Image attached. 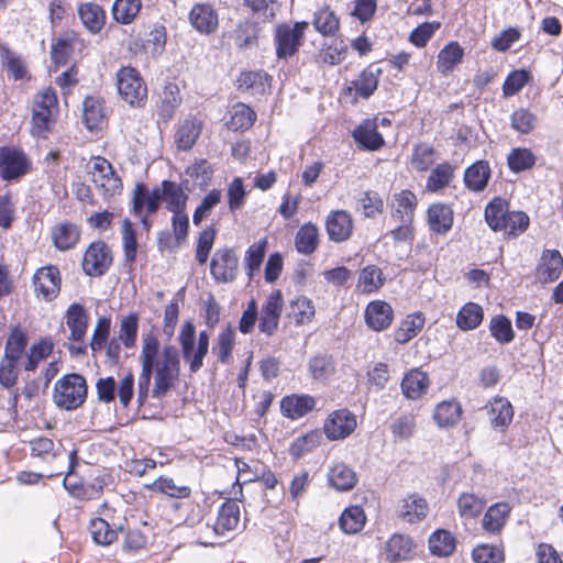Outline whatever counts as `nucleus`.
<instances>
[{
	"label": "nucleus",
	"mask_w": 563,
	"mask_h": 563,
	"mask_svg": "<svg viewBox=\"0 0 563 563\" xmlns=\"http://www.w3.org/2000/svg\"><path fill=\"white\" fill-rule=\"evenodd\" d=\"M140 360L142 371L137 382V401L142 406L148 396L152 375L154 398L164 397L176 385L180 373V358L174 345L161 347L156 335L147 333L142 339Z\"/></svg>",
	"instance_id": "1"
},
{
	"label": "nucleus",
	"mask_w": 563,
	"mask_h": 563,
	"mask_svg": "<svg viewBox=\"0 0 563 563\" xmlns=\"http://www.w3.org/2000/svg\"><path fill=\"white\" fill-rule=\"evenodd\" d=\"M27 342L26 333L19 327L13 328L7 338L0 358V385L5 389L16 385L20 371L25 372Z\"/></svg>",
	"instance_id": "2"
},
{
	"label": "nucleus",
	"mask_w": 563,
	"mask_h": 563,
	"mask_svg": "<svg viewBox=\"0 0 563 563\" xmlns=\"http://www.w3.org/2000/svg\"><path fill=\"white\" fill-rule=\"evenodd\" d=\"M88 387L86 379L79 374H67L54 385L53 401L64 410H75L86 400Z\"/></svg>",
	"instance_id": "3"
},
{
	"label": "nucleus",
	"mask_w": 563,
	"mask_h": 563,
	"mask_svg": "<svg viewBox=\"0 0 563 563\" xmlns=\"http://www.w3.org/2000/svg\"><path fill=\"white\" fill-rule=\"evenodd\" d=\"M58 102L55 91L45 88L36 93L33 102L31 133L38 137H45L54 124V115L57 112Z\"/></svg>",
	"instance_id": "4"
},
{
	"label": "nucleus",
	"mask_w": 563,
	"mask_h": 563,
	"mask_svg": "<svg viewBox=\"0 0 563 563\" xmlns=\"http://www.w3.org/2000/svg\"><path fill=\"white\" fill-rule=\"evenodd\" d=\"M195 325L187 321L178 335L181 346L183 357L189 363L191 373H197L203 365V358L209 350V334L207 331H201L198 335V343L195 347Z\"/></svg>",
	"instance_id": "5"
},
{
	"label": "nucleus",
	"mask_w": 563,
	"mask_h": 563,
	"mask_svg": "<svg viewBox=\"0 0 563 563\" xmlns=\"http://www.w3.org/2000/svg\"><path fill=\"white\" fill-rule=\"evenodd\" d=\"M87 170L91 181L104 199H110L121 194V178L114 172L111 163L104 157H92L87 164Z\"/></svg>",
	"instance_id": "6"
},
{
	"label": "nucleus",
	"mask_w": 563,
	"mask_h": 563,
	"mask_svg": "<svg viewBox=\"0 0 563 563\" xmlns=\"http://www.w3.org/2000/svg\"><path fill=\"white\" fill-rule=\"evenodd\" d=\"M117 88L122 99L131 107H142L147 99V87L133 67H122L118 71Z\"/></svg>",
	"instance_id": "7"
},
{
	"label": "nucleus",
	"mask_w": 563,
	"mask_h": 563,
	"mask_svg": "<svg viewBox=\"0 0 563 563\" xmlns=\"http://www.w3.org/2000/svg\"><path fill=\"white\" fill-rule=\"evenodd\" d=\"M96 388L98 399L103 402L114 400L115 390H118L119 401L124 408H126L134 393V376L129 372L121 378L118 386L113 377L99 378L96 384Z\"/></svg>",
	"instance_id": "8"
},
{
	"label": "nucleus",
	"mask_w": 563,
	"mask_h": 563,
	"mask_svg": "<svg viewBox=\"0 0 563 563\" xmlns=\"http://www.w3.org/2000/svg\"><path fill=\"white\" fill-rule=\"evenodd\" d=\"M308 22H297L294 26L280 24L275 31L276 53L279 58L292 56L299 48Z\"/></svg>",
	"instance_id": "9"
},
{
	"label": "nucleus",
	"mask_w": 563,
	"mask_h": 563,
	"mask_svg": "<svg viewBox=\"0 0 563 563\" xmlns=\"http://www.w3.org/2000/svg\"><path fill=\"white\" fill-rule=\"evenodd\" d=\"M239 258L231 249H219L213 253L210 273L218 283H232L238 275Z\"/></svg>",
	"instance_id": "10"
},
{
	"label": "nucleus",
	"mask_w": 563,
	"mask_h": 563,
	"mask_svg": "<svg viewBox=\"0 0 563 563\" xmlns=\"http://www.w3.org/2000/svg\"><path fill=\"white\" fill-rule=\"evenodd\" d=\"M112 256L106 243L93 242L86 250L82 258V269L89 276H101L110 267Z\"/></svg>",
	"instance_id": "11"
},
{
	"label": "nucleus",
	"mask_w": 563,
	"mask_h": 563,
	"mask_svg": "<svg viewBox=\"0 0 563 563\" xmlns=\"http://www.w3.org/2000/svg\"><path fill=\"white\" fill-rule=\"evenodd\" d=\"M29 170L30 162L21 151L11 147L0 150V176L2 179H18Z\"/></svg>",
	"instance_id": "12"
},
{
	"label": "nucleus",
	"mask_w": 563,
	"mask_h": 563,
	"mask_svg": "<svg viewBox=\"0 0 563 563\" xmlns=\"http://www.w3.org/2000/svg\"><path fill=\"white\" fill-rule=\"evenodd\" d=\"M355 428V416L346 409H340L329 415L323 431L329 440L334 441L347 438Z\"/></svg>",
	"instance_id": "13"
},
{
	"label": "nucleus",
	"mask_w": 563,
	"mask_h": 563,
	"mask_svg": "<svg viewBox=\"0 0 563 563\" xmlns=\"http://www.w3.org/2000/svg\"><path fill=\"white\" fill-rule=\"evenodd\" d=\"M33 285L37 296L51 301L60 290V275L56 266L48 265L38 268L33 276Z\"/></svg>",
	"instance_id": "14"
},
{
	"label": "nucleus",
	"mask_w": 563,
	"mask_h": 563,
	"mask_svg": "<svg viewBox=\"0 0 563 563\" xmlns=\"http://www.w3.org/2000/svg\"><path fill=\"white\" fill-rule=\"evenodd\" d=\"M283 297L279 290H275L268 295L261 310L260 330L267 335H272L279 323L283 311Z\"/></svg>",
	"instance_id": "15"
},
{
	"label": "nucleus",
	"mask_w": 563,
	"mask_h": 563,
	"mask_svg": "<svg viewBox=\"0 0 563 563\" xmlns=\"http://www.w3.org/2000/svg\"><path fill=\"white\" fill-rule=\"evenodd\" d=\"M563 269V257L558 250H544L536 268V278L542 284L556 280Z\"/></svg>",
	"instance_id": "16"
},
{
	"label": "nucleus",
	"mask_w": 563,
	"mask_h": 563,
	"mask_svg": "<svg viewBox=\"0 0 563 563\" xmlns=\"http://www.w3.org/2000/svg\"><path fill=\"white\" fill-rule=\"evenodd\" d=\"M316 405L317 400L313 396L292 394L282 399L280 411L284 417L295 420L311 412Z\"/></svg>",
	"instance_id": "17"
},
{
	"label": "nucleus",
	"mask_w": 563,
	"mask_h": 563,
	"mask_svg": "<svg viewBox=\"0 0 563 563\" xmlns=\"http://www.w3.org/2000/svg\"><path fill=\"white\" fill-rule=\"evenodd\" d=\"M77 464V451L73 450L68 454V472L66 473L63 485L65 489L76 498L92 499L96 498L95 486H88L77 478L74 474L75 466Z\"/></svg>",
	"instance_id": "18"
},
{
	"label": "nucleus",
	"mask_w": 563,
	"mask_h": 563,
	"mask_svg": "<svg viewBox=\"0 0 563 563\" xmlns=\"http://www.w3.org/2000/svg\"><path fill=\"white\" fill-rule=\"evenodd\" d=\"M162 200L161 189L152 191L144 184H137L133 192V210L136 216L153 214L157 211Z\"/></svg>",
	"instance_id": "19"
},
{
	"label": "nucleus",
	"mask_w": 563,
	"mask_h": 563,
	"mask_svg": "<svg viewBox=\"0 0 563 563\" xmlns=\"http://www.w3.org/2000/svg\"><path fill=\"white\" fill-rule=\"evenodd\" d=\"M189 21L201 34H211L219 25L218 13L210 4L194 5L189 13Z\"/></svg>",
	"instance_id": "20"
},
{
	"label": "nucleus",
	"mask_w": 563,
	"mask_h": 563,
	"mask_svg": "<svg viewBox=\"0 0 563 563\" xmlns=\"http://www.w3.org/2000/svg\"><path fill=\"white\" fill-rule=\"evenodd\" d=\"M66 325L70 331L69 340L82 343L88 328V313L84 306L71 303L66 311Z\"/></svg>",
	"instance_id": "21"
},
{
	"label": "nucleus",
	"mask_w": 563,
	"mask_h": 563,
	"mask_svg": "<svg viewBox=\"0 0 563 563\" xmlns=\"http://www.w3.org/2000/svg\"><path fill=\"white\" fill-rule=\"evenodd\" d=\"M329 238L335 242H343L350 238L353 231V221L344 210L331 212L325 221Z\"/></svg>",
	"instance_id": "22"
},
{
	"label": "nucleus",
	"mask_w": 563,
	"mask_h": 563,
	"mask_svg": "<svg viewBox=\"0 0 563 563\" xmlns=\"http://www.w3.org/2000/svg\"><path fill=\"white\" fill-rule=\"evenodd\" d=\"M490 426L495 430L504 432L511 423L514 408L505 397H495L487 406Z\"/></svg>",
	"instance_id": "23"
},
{
	"label": "nucleus",
	"mask_w": 563,
	"mask_h": 563,
	"mask_svg": "<svg viewBox=\"0 0 563 563\" xmlns=\"http://www.w3.org/2000/svg\"><path fill=\"white\" fill-rule=\"evenodd\" d=\"M511 512V506L508 503H496L492 505L483 516L482 528L490 534L499 533Z\"/></svg>",
	"instance_id": "24"
},
{
	"label": "nucleus",
	"mask_w": 563,
	"mask_h": 563,
	"mask_svg": "<svg viewBox=\"0 0 563 563\" xmlns=\"http://www.w3.org/2000/svg\"><path fill=\"white\" fill-rule=\"evenodd\" d=\"M393 309L389 303L380 300L372 301L365 310V320L368 327L375 331L388 328L393 321Z\"/></svg>",
	"instance_id": "25"
},
{
	"label": "nucleus",
	"mask_w": 563,
	"mask_h": 563,
	"mask_svg": "<svg viewBox=\"0 0 563 563\" xmlns=\"http://www.w3.org/2000/svg\"><path fill=\"white\" fill-rule=\"evenodd\" d=\"M240 522V506L235 500H228L218 510L213 530L217 534H225L236 529Z\"/></svg>",
	"instance_id": "26"
},
{
	"label": "nucleus",
	"mask_w": 563,
	"mask_h": 563,
	"mask_svg": "<svg viewBox=\"0 0 563 563\" xmlns=\"http://www.w3.org/2000/svg\"><path fill=\"white\" fill-rule=\"evenodd\" d=\"M202 131V122L196 118H188L181 121L175 132V143L178 148L190 150L197 142Z\"/></svg>",
	"instance_id": "27"
},
{
	"label": "nucleus",
	"mask_w": 563,
	"mask_h": 563,
	"mask_svg": "<svg viewBox=\"0 0 563 563\" xmlns=\"http://www.w3.org/2000/svg\"><path fill=\"white\" fill-rule=\"evenodd\" d=\"M79 19L84 26L91 33H99L106 23L103 9L93 2L80 3L77 9Z\"/></svg>",
	"instance_id": "28"
},
{
	"label": "nucleus",
	"mask_w": 563,
	"mask_h": 563,
	"mask_svg": "<svg viewBox=\"0 0 563 563\" xmlns=\"http://www.w3.org/2000/svg\"><path fill=\"white\" fill-rule=\"evenodd\" d=\"M453 211L444 203H433L428 209V223L438 234H445L453 225Z\"/></svg>",
	"instance_id": "29"
},
{
	"label": "nucleus",
	"mask_w": 563,
	"mask_h": 563,
	"mask_svg": "<svg viewBox=\"0 0 563 563\" xmlns=\"http://www.w3.org/2000/svg\"><path fill=\"white\" fill-rule=\"evenodd\" d=\"M429 387V378L424 372L420 369H411L405 375L401 382V390L408 399H419L427 393Z\"/></svg>",
	"instance_id": "30"
},
{
	"label": "nucleus",
	"mask_w": 563,
	"mask_h": 563,
	"mask_svg": "<svg viewBox=\"0 0 563 563\" xmlns=\"http://www.w3.org/2000/svg\"><path fill=\"white\" fill-rule=\"evenodd\" d=\"M51 235L57 250L67 251L76 245L80 236V231L74 223L62 222L52 229Z\"/></svg>",
	"instance_id": "31"
},
{
	"label": "nucleus",
	"mask_w": 563,
	"mask_h": 563,
	"mask_svg": "<svg viewBox=\"0 0 563 563\" xmlns=\"http://www.w3.org/2000/svg\"><path fill=\"white\" fill-rule=\"evenodd\" d=\"M355 142L363 148L376 151L384 145V139L374 122L366 120L353 131Z\"/></svg>",
	"instance_id": "32"
},
{
	"label": "nucleus",
	"mask_w": 563,
	"mask_h": 563,
	"mask_svg": "<svg viewBox=\"0 0 563 563\" xmlns=\"http://www.w3.org/2000/svg\"><path fill=\"white\" fill-rule=\"evenodd\" d=\"M329 484L340 492L351 490L357 483L355 472L346 464H334L328 473Z\"/></svg>",
	"instance_id": "33"
},
{
	"label": "nucleus",
	"mask_w": 563,
	"mask_h": 563,
	"mask_svg": "<svg viewBox=\"0 0 563 563\" xmlns=\"http://www.w3.org/2000/svg\"><path fill=\"white\" fill-rule=\"evenodd\" d=\"M122 525L113 527L103 518H95L90 521L89 530L95 543L106 547L110 545L118 539V532L121 531Z\"/></svg>",
	"instance_id": "34"
},
{
	"label": "nucleus",
	"mask_w": 563,
	"mask_h": 563,
	"mask_svg": "<svg viewBox=\"0 0 563 563\" xmlns=\"http://www.w3.org/2000/svg\"><path fill=\"white\" fill-rule=\"evenodd\" d=\"M489 178L490 167L485 161H477L464 174V183L473 191L483 190L487 186Z\"/></svg>",
	"instance_id": "35"
},
{
	"label": "nucleus",
	"mask_w": 563,
	"mask_h": 563,
	"mask_svg": "<svg viewBox=\"0 0 563 563\" xmlns=\"http://www.w3.org/2000/svg\"><path fill=\"white\" fill-rule=\"evenodd\" d=\"M427 500L419 495L412 494L402 500L400 515L409 523L418 522L428 515Z\"/></svg>",
	"instance_id": "36"
},
{
	"label": "nucleus",
	"mask_w": 563,
	"mask_h": 563,
	"mask_svg": "<svg viewBox=\"0 0 563 563\" xmlns=\"http://www.w3.org/2000/svg\"><path fill=\"white\" fill-rule=\"evenodd\" d=\"M379 74V68L368 67L364 69L360 77L351 82L349 91L354 90L356 96L368 98L377 89Z\"/></svg>",
	"instance_id": "37"
},
{
	"label": "nucleus",
	"mask_w": 563,
	"mask_h": 563,
	"mask_svg": "<svg viewBox=\"0 0 563 563\" xmlns=\"http://www.w3.org/2000/svg\"><path fill=\"white\" fill-rule=\"evenodd\" d=\"M464 56V49L457 42L445 45L438 55L437 68L443 75L451 73Z\"/></svg>",
	"instance_id": "38"
},
{
	"label": "nucleus",
	"mask_w": 563,
	"mask_h": 563,
	"mask_svg": "<svg viewBox=\"0 0 563 563\" xmlns=\"http://www.w3.org/2000/svg\"><path fill=\"white\" fill-rule=\"evenodd\" d=\"M462 408L455 400H445L437 405L433 419L441 428L455 426L461 418Z\"/></svg>",
	"instance_id": "39"
},
{
	"label": "nucleus",
	"mask_w": 563,
	"mask_h": 563,
	"mask_svg": "<svg viewBox=\"0 0 563 563\" xmlns=\"http://www.w3.org/2000/svg\"><path fill=\"white\" fill-rule=\"evenodd\" d=\"M384 282L382 269L376 265H367L358 274L356 288L363 294H372L377 291Z\"/></svg>",
	"instance_id": "40"
},
{
	"label": "nucleus",
	"mask_w": 563,
	"mask_h": 563,
	"mask_svg": "<svg viewBox=\"0 0 563 563\" xmlns=\"http://www.w3.org/2000/svg\"><path fill=\"white\" fill-rule=\"evenodd\" d=\"M319 244V230L311 222L301 225L295 238L296 250L305 255L313 253Z\"/></svg>",
	"instance_id": "41"
},
{
	"label": "nucleus",
	"mask_w": 563,
	"mask_h": 563,
	"mask_svg": "<svg viewBox=\"0 0 563 563\" xmlns=\"http://www.w3.org/2000/svg\"><path fill=\"white\" fill-rule=\"evenodd\" d=\"M239 87L254 95H264L269 88V76L263 71H243L239 77Z\"/></svg>",
	"instance_id": "42"
},
{
	"label": "nucleus",
	"mask_w": 563,
	"mask_h": 563,
	"mask_svg": "<svg viewBox=\"0 0 563 563\" xmlns=\"http://www.w3.org/2000/svg\"><path fill=\"white\" fill-rule=\"evenodd\" d=\"M161 195L169 211L183 212L187 197L178 184L169 180L163 181Z\"/></svg>",
	"instance_id": "43"
},
{
	"label": "nucleus",
	"mask_w": 563,
	"mask_h": 563,
	"mask_svg": "<svg viewBox=\"0 0 563 563\" xmlns=\"http://www.w3.org/2000/svg\"><path fill=\"white\" fill-rule=\"evenodd\" d=\"M483 318V308L478 303L467 302L457 312L456 325L463 331L474 330L482 323Z\"/></svg>",
	"instance_id": "44"
},
{
	"label": "nucleus",
	"mask_w": 563,
	"mask_h": 563,
	"mask_svg": "<svg viewBox=\"0 0 563 563\" xmlns=\"http://www.w3.org/2000/svg\"><path fill=\"white\" fill-rule=\"evenodd\" d=\"M366 522V516L362 507L350 506L341 515L339 526L346 534L360 532Z\"/></svg>",
	"instance_id": "45"
},
{
	"label": "nucleus",
	"mask_w": 563,
	"mask_h": 563,
	"mask_svg": "<svg viewBox=\"0 0 563 563\" xmlns=\"http://www.w3.org/2000/svg\"><path fill=\"white\" fill-rule=\"evenodd\" d=\"M509 211V205L501 198L493 199L485 208V220L494 231L505 229L506 216Z\"/></svg>",
	"instance_id": "46"
},
{
	"label": "nucleus",
	"mask_w": 563,
	"mask_h": 563,
	"mask_svg": "<svg viewBox=\"0 0 563 563\" xmlns=\"http://www.w3.org/2000/svg\"><path fill=\"white\" fill-rule=\"evenodd\" d=\"M54 350V343L48 338H42L27 349L25 372H34L40 362L47 358Z\"/></svg>",
	"instance_id": "47"
},
{
	"label": "nucleus",
	"mask_w": 563,
	"mask_h": 563,
	"mask_svg": "<svg viewBox=\"0 0 563 563\" xmlns=\"http://www.w3.org/2000/svg\"><path fill=\"white\" fill-rule=\"evenodd\" d=\"M317 32L324 36L334 35L340 27V20L329 7L319 9L312 19Z\"/></svg>",
	"instance_id": "48"
},
{
	"label": "nucleus",
	"mask_w": 563,
	"mask_h": 563,
	"mask_svg": "<svg viewBox=\"0 0 563 563\" xmlns=\"http://www.w3.org/2000/svg\"><path fill=\"white\" fill-rule=\"evenodd\" d=\"M459 515L464 519H474L484 509L486 500L474 493H463L457 498Z\"/></svg>",
	"instance_id": "49"
},
{
	"label": "nucleus",
	"mask_w": 563,
	"mask_h": 563,
	"mask_svg": "<svg viewBox=\"0 0 563 563\" xmlns=\"http://www.w3.org/2000/svg\"><path fill=\"white\" fill-rule=\"evenodd\" d=\"M412 552V541L410 538L394 534L386 543V556L391 562L407 560Z\"/></svg>",
	"instance_id": "50"
},
{
	"label": "nucleus",
	"mask_w": 563,
	"mask_h": 563,
	"mask_svg": "<svg viewBox=\"0 0 563 563\" xmlns=\"http://www.w3.org/2000/svg\"><path fill=\"white\" fill-rule=\"evenodd\" d=\"M153 492L167 495L172 498H188L191 494L189 486L177 485L172 477L159 476L152 484L147 485Z\"/></svg>",
	"instance_id": "51"
},
{
	"label": "nucleus",
	"mask_w": 563,
	"mask_h": 563,
	"mask_svg": "<svg viewBox=\"0 0 563 563\" xmlns=\"http://www.w3.org/2000/svg\"><path fill=\"white\" fill-rule=\"evenodd\" d=\"M181 101L179 87L174 82L166 84L161 97L159 114L164 119L170 120Z\"/></svg>",
	"instance_id": "52"
},
{
	"label": "nucleus",
	"mask_w": 563,
	"mask_h": 563,
	"mask_svg": "<svg viewBox=\"0 0 563 563\" xmlns=\"http://www.w3.org/2000/svg\"><path fill=\"white\" fill-rule=\"evenodd\" d=\"M424 325V318L421 313L407 316L395 332V340L400 344H406L418 335Z\"/></svg>",
	"instance_id": "53"
},
{
	"label": "nucleus",
	"mask_w": 563,
	"mask_h": 563,
	"mask_svg": "<svg viewBox=\"0 0 563 563\" xmlns=\"http://www.w3.org/2000/svg\"><path fill=\"white\" fill-rule=\"evenodd\" d=\"M435 161L437 151L431 144L421 142L415 145L410 163L416 170L426 172Z\"/></svg>",
	"instance_id": "54"
},
{
	"label": "nucleus",
	"mask_w": 563,
	"mask_h": 563,
	"mask_svg": "<svg viewBox=\"0 0 563 563\" xmlns=\"http://www.w3.org/2000/svg\"><path fill=\"white\" fill-rule=\"evenodd\" d=\"M335 372V362L328 354H318L309 361V373L314 380L325 382Z\"/></svg>",
	"instance_id": "55"
},
{
	"label": "nucleus",
	"mask_w": 563,
	"mask_h": 563,
	"mask_svg": "<svg viewBox=\"0 0 563 563\" xmlns=\"http://www.w3.org/2000/svg\"><path fill=\"white\" fill-rule=\"evenodd\" d=\"M141 8V0H115L112 5L113 19L121 24H130L135 20Z\"/></svg>",
	"instance_id": "56"
},
{
	"label": "nucleus",
	"mask_w": 563,
	"mask_h": 563,
	"mask_svg": "<svg viewBox=\"0 0 563 563\" xmlns=\"http://www.w3.org/2000/svg\"><path fill=\"white\" fill-rule=\"evenodd\" d=\"M104 112L102 102L93 97H87L84 101L82 120L87 129L96 130L103 122Z\"/></svg>",
	"instance_id": "57"
},
{
	"label": "nucleus",
	"mask_w": 563,
	"mask_h": 563,
	"mask_svg": "<svg viewBox=\"0 0 563 563\" xmlns=\"http://www.w3.org/2000/svg\"><path fill=\"white\" fill-rule=\"evenodd\" d=\"M454 176V167L449 163L439 164L431 170L426 188L429 191L437 192L449 186Z\"/></svg>",
	"instance_id": "58"
},
{
	"label": "nucleus",
	"mask_w": 563,
	"mask_h": 563,
	"mask_svg": "<svg viewBox=\"0 0 563 563\" xmlns=\"http://www.w3.org/2000/svg\"><path fill=\"white\" fill-rule=\"evenodd\" d=\"M234 343L235 332L233 329L227 328L218 334L212 353L217 355L221 363L228 364L231 360Z\"/></svg>",
	"instance_id": "59"
},
{
	"label": "nucleus",
	"mask_w": 563,
	"mask_h": 563,
	"mask_svg": "<svg viewBox=\"0 0 563 563\" xmlns=\"http://www.w3.org/2000/svg\"><path fill=\"white\" fill-rule=\"evenodd\" d=\"M396 208L393 218L405 219V222H411L413 210L417 206V197L409 190H402L395 195Z\"/></svg>",
	"instance_id": "60"
},
{
	"label": "nucleus",
	"mask_w": 563,
	"mask_h": 563,
	"mask_svg": "<svg viewBox=\"0 0 563 563\" xmlns=\"http://www.w3.org/2000/svg\"><path fill=\"white\" fill-rule=\"evenodd\" d=\"M256 119L255 112L244 103H236L231 111V119L228 123L229 128L238 130H247Z\"/></svg>",
	"instance_id": "61"
},
{
	"label": "nucleus",
	"mask_w": 563,
	"mask_h": 563,
	"mask_svg": "<svg viewBox=\"0 0 563 563\" xmlns=\"http://www.w3.org/2000/svg\"><path fill=\"white\" fill-rule=\"evenodd\" d=\"M429 548L433 554L448 556L455 549V540L449 531L438 530L430 536Z\"/></svg>",
	"instance_id": "62"
},
{
	"label": "nucleus",
	"mask_w": 563,
	"mask_h": 563,
	"mask_svg": "<svg viewBox=\"0 0 563 563\" xmlns=\"http://www.w3.org/2000/svg\"><path fill=\"white\" fill-rule=\"evenodd\" d=\"M322 439V434L318 430L310 431L305 435L297 438L290 445V455L295 459H299L305 453L312 451L317 448Z\"/></svg>",
	"instance_id": "63"
},
{
	"label": "nucleus",
	"mask_w": 563,
	"mask_h": 563,
	"mask_svg": "<svg viewBox=\"0 0 563 563\" xmlns=\"http://www.w3.org/2000/svg\"><path fill=\"white\" fill-rule=\"evenodd\" d=\"M509 168L515 173H520L531 168L536 163V157L529 148H514L507 156Z\"/></svg>",
	"instance_id": "64"
}]
</instances>
